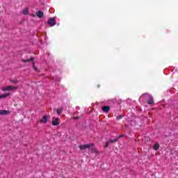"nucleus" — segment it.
Instances as JSON below:
<instances>
[{
  "label": "nucleus",
  "mask_w": 178,
  "mask_h": 178,
  "mask_svg": "<svg viewBox=\"0 0 178 178\" xmlns=\"http://www.w3.org/2000/svg\"><path fill=\"white\" fill-rule=\"evenodd\" d=\"M74 119H75L76 120H77L80 119V117H79V116L74 117Z\"/></svg>",
  "instance_id": "22"
},
{
  "label": "nucleus",
  "mask_w": 178,
  "mask_h": 178,
  "mask_svg": "<svg viewBox=\"0 0 178 178\" xmlns=\"http://www.w3.org/2000/svg\"><path fill=\"white\" fill-rule=\"evenodd\" d=\"M154 149H155V151H158V149H159V144L156 143V144L154 145Z\"/></svg>",
  "instance_id": "12"
},
{
  "label": "nucleus",
  "mask_w": 178,
  "mask_h": 178,
  "mask_svg": "<svg viewBox=\"0 0 178 178\" xmlns=\"http://www.w3.org/2000/svg\"><path fill=\"white\" fill-rule=\"evenodd\" d=\"M19 87L17 86H8L2 88V91H15L17 90Z\"/></svg>",
  "instance_id": "1"
},
{
  "label": "nucleus",
  "mask_w": 178,
  "mask_h": 178,
  "mask_svg": "<svg viewBox=\"0 0 178 178\" xmlns=\"http://www.w3.org/2000/svg\"><path fill=\"white\" fill-rule=\"evenodd\" d=\"M92 152H93L94 154H98V150L95 148H92L91 149Z\"/></svg>",
  "instance_id": "15"
},
{
  "label": "nucleus",
  "mask_w": 178,
  "mask_h": 178,
  "mask_svg": "<svg viewBox=\"0 0 178 178\" xmlns=\"http://www.w3.org/2000/svg\"><path fill=\"white\" fill-rule=\"evenodd\" d=\"M40 123L47 124V123H48V117L47 115H44L43 118L40 120Z\"/></svg>",
  "instance_id": "6"
},
{
  "label": "nucleus",
  "mask_w": 178,
  "mask_h": 178,
  "mask_svg": "<svg viewBox=\"0 0 178 178\" xmlns=\"http://www.w3.org/2000/svg\"><path fill=\"white\" fill-rule=\"evenodd\" d=\"M6 97H9V93H5L4 95H0V99H2V98H6Z\"/></svg>",
  "instance_id": "11"
},
{
  "label": "nucleus",
  "mask_w": 178,
  "mask_h": 178,
  "mask_svg": "<svg viewBox=\"0 0 178 178\" xmlns=\"http://www.w3.org/2000/svg\"><path fill=\"white\" fill-rule=\"evenodd\" d=\"M47 24L50 26V27H54L56 24V21H55V17L49 18L47 21Z\"/></svg>",
  "instance_id": "4"
},
{
  "label": "nucleus",
  "mask_w": 178,
  "mask_h": 178,
  "mask_svg": "<svg viewBox=\"0 0 178 178\" xmlns=\"http://www.w3.org/2000/svg\"><path fill=\"white\" fill-rule=\"evenodd\" d=\"M125 135H123V134H121L118 136V138H122V137H124Z\"/></svg>",
  "instance_id": "21"
},
{
  "label": "nucleus",
  "mask_w": 178,
  "mask_h": 178,
  "mask_svg": "<svg viewBox=\"0 0 178 178\" xmlns=\"http://www.w3.org/2000/svg\"><path fill=\"white\" fill-rule=\"evenodd\" d=\"M122 118H123V117L122 115H118L116 117L117 120H121V119H122Z\"/></svg>",
  "instance_id": "19"
},
{
  "label": "nucleus",
  "mask_w": 178,
  "mask_h": 178,
  "mask_svg": "<svg viewBox=\"0 0 178 178\" xmlns=\"http://www.w3.org/2000/svg\"><path fill=\"white\" fill-rule=\"evenodd\" d=\"M143 97H145V98H148V102L147 104L149 105H153L154 104V97H152V96H151V95L146 93L143 95Z\"/></svg>",
  "instance_id": "2"
},
{
  "label": "nucleus",
  "mask_w": 178,
  "mask_h": 178,
  "mask_svg": "<svg viewBox=\"0 0 178 178\" xmlns=\"http://www.w3.org/2000/svg\"><path fill=\"white\" fill-rule=\"evenodd\" d=\"M36 16L39 19H42V17H44V13L41 10H39V11L36 12Z\"/></svg>",
  "instance_id": "7"
},
{
  "label": "nucleus",
  "mask_w": 178,
  "mask_h": 178,
  "mask_svg": "<svg viewBox=\"0 0 178 178\" xmlns=\"http://www.w3.org/2000/svg\"><path fill=\"white\" fill-rule=\"evenodd\" d=\"M91 147H94V143H89V144H86V145H81L79 146V148L81 151H84V149L91 148Z\"/></svg>",
  "instance_id": "3"
},
{
  "label": "nucleus",
  "mask_w": 178,
  "mask_h": 178,
  "mask_svg": "<svg viewBox=\"0 0 178 178\" xmlns=\"http://www.w3.org/2000/svg\"><path fill=\"white\" fill-rule=\"evenodd\" d=\"M10 83H15V84H17V83L19 82L17 79H11L10 80Z\"/></svg>",
  "instance_id": "14"
},
{
  "label": "nucleus",
  "mask_w": 178,
  "mask_h": 178,
  "mask_svg": "<svg viewBox=\"0 0 178 178\" xmlns=\"http://www.w3.org/2000/svg\"><path fill=\"white\" fill-rule=\"evenodd\" d=\"M22 60L24 62V63H27V62H33V60H34V58H31L26 60L22 59Z\"/></svg>",
  "instance_id": "10"
},
{
  "label": "nucleus",
  "mask_w": 178,
  "mask_h": 178,
  "mask_svg": "<svg viewBox=\"0 0 178 178\" xmlns=\"http://www.w3.org/2000/svg\"><path fill=\"white\" fill-rule=\"evenodd\" d=\"M62 108H58V109H57V113H58V115H60V113H62Z\"/></svg>",
  "instance_id": "18"
},
{
  "label": "nucleus",
  "mask_w": 178,
  "mask_h": 178,
  "mask_svg": "<svg viewBox=\"0 0 178 178\" xmlns=\"http://www.w3.org/2000/svg\"><path fill=\"white\" fill-rule=\"evenodd\" d=\"M9 111L6 110H0V115H9Z\"/></svg>",
  "instance_id": "9"
},
{
  "label": "nucleus",
  "mask_w": 178,
  "mask_h": 178,
  "mask_svg": "<svg viewBox=\"0 0 178 178\" xmlns=\"http://www.w3.org/2000/svg\"><path fill=\"white\" fill-rule=\"evenodd\" d=\"M23 13L24 15H29V8H24L23 10Z\"/></svg>",
  "instance_id": "13"
},
{
  "label": "nucleus",
  "mask_w": 178,
  "mask_h": 178,
  "mask_svg": "<svg viewBox=\"0 0 178 178\" xmlns=\"http://www.w3.org/2000/svg\"><path fill=\"white\" fill-rule=\"evenodd\" d=\"M51 124L52 126H59V118H53Z\"/></svg>",
  "instance_id": "5"
},
{
  "label": "nucleus",
  "mask_w": 178,
  "mask_h": 178,
  "mask_svg": "<svg viewBox=\"0 0 178 178\" xmlns=\"http://www.w3.org/2000/svg\"><path fill=\"white\" fill-rule=\"evenodd\" d=\"M118 141V138H115L114 140H108V143L110 144L111 143H116Z\"/></svg>",
  "instance_id": "16"
},
{
  "label": "nucleus",
  "mask_w": 178,
  "mask_h": 178,
  "mask_svg": "<svg viewBox=\"0 0 178 178\" xmlns=\"http://www.w3.org/2000/svg\"><path fill=\"white\" fill-rule=\"evenodd\" d=\"M33 67L35 72H39L38 68H37V67H35V65L33 64Z\"/></svg>",
  "instance_id": "17"
},
{
  "label": "nucleus",
  "mask_w": 178,
  "mask_h": 178,
  "mask_svg": "<svg viewBox=\"0 0 178 178\" xmlns=\"http://www.w3.org/2000/svg\"><path fill=\"white\" fill-rule=\"evenodd\" d=\"M110 109L111 108L108 106H104L102 108V110L103 111V112H105V113H108Z\"/></svg>",
  "instance_id": "8"
},
{
  "label": "nucleus",
  "mask_w": 178,
  "mask_h": 178,
  "mask_svg": "<svg viewBox=\"0 0 178 178\" xmlns=\"http://www.w3.org/2000/svg\"><path fill=\"white\" fill-rule=\"evenodd\" d=\"M108 147H109V142H108V141L106 142V145H105V147H106V148Z\"/></svg>",
  "instance_id": "20"
}]
</instances>
